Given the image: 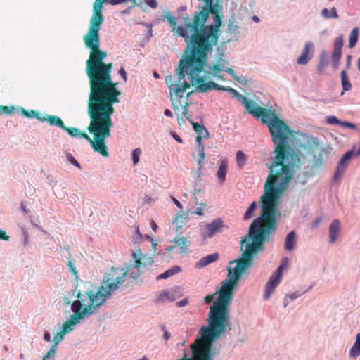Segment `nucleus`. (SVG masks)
I'll use <instances>...</instances> for the list:
<instances>
[{
	"instance_id": "obj_1",
	"label": "nucleus",
	"mask_w": 360,
	"mask_h": 360,
	"mask_svg": "<svg viewBox=\"0 0 360 360\" xmlns=\"http://www.w3.org/2000/svg\"><path fill=\"white\" fill-rule=\"evenodd\" d=\"M226 91L231 93L233 97H237L249 114L256 119H260L263 124H267L272 141L275 144L274 160L269 166L270 173L264 186V191L284 192L287 190L294 176L293 155L289 151L288 138L293 131L277 114L271 109L258 105L254 101L248 99L234 89L226 86Z\"/></svg>"
},
{
	"instance_id": "obj_2",
	"label": "nucleus",
	"mask_w": 360,
	"mask_h": 360,
	"mask_svg": "<svg viewBox=\"0 0 360 360\" xmlns=\"http://www.w3.org/2000/svg\"><path fill=\"white\" fill-rule=\"evenodd\" d=\"M218 41H214L212 35L208 36L197 44L192 57L181 59L176 72L165 77V83L169 91V98L172 108L178 120L182 115L187 120L188 107L191 103L188 101L189 96L193 93L189 91L191 84L199 92H207L212 89L226 91V86L219 85L214 82H205V78L200 77L206 63L207 54L212 51Z\"/></svg>"
},
{
	"instance_id": "obj_3",
	"label": "nucleus",
	"mask_w": 360,
	"mask_h": 360,
	"mask_svg": "<svg viewBox=\"0 0 360 360\" xmlns=\"http://www.w3.org/2000/svg\"><path fill=\"white\" fill-rule=\"evenodd\" d=\"M84 41L91 50L86 69L89 79V99L114 112L113 104L119 102L121 93L117 88V84L112 80V63L103 61L107 53L99 49V32L88 30Z\"/></svg>"
},
{
	"instance_id": "obj_4",
	"label": "nucleus",
	"mask_w": 360,
	"mask_h": 360,
	"mask_svg": "<svg viewBox=\"0 0 360 360\" xmlns=\"http://www.w3.org/2000/svg\"><path fill=\"white\" fill-rule=\"evenodd\" d=\"M216 13V6L210 8H207L205 6H200V11L195 12L191 19L186 18L184 27L176 25L175 18L169 12L165 13V18L172 27V32L183 37L186 43L181 59L192 57L197 44L208 36L212 35L214 41H218L220 35L221 18L217 15L213 16V24L206 25L210 14Z\"/></svg>"
},
{
	"instance_id": "obj_5",
	"label": "nucleus",
	"mask_w": 360,
	"mask_h": 360,
	"mask_svg": "<svg viewBox=\"0 0 360 360\" xmlns=\"http://www.w3.org/2000/svg\"><path fill=\"white\" fill-rule=\"evenodd\" d=\"M113 113V111L89 99L88 114L90 123L87 129L94 135V140L86 133L76 127H68L65 125L63 129L72 137H82L87 140L95 152L107 158L109 153L105 140L111 136V128L113 126L111 116Z\"/></svg>"
},
{
	"instance_id": "obj_6",
	"label": "nucleus",
	"mask_w": 360,
	"mask_h": 360,
	"mask_svg": "<svg viewBox=\"0 0 360 360\" xmlns=\"http://www.w3.org/2000/svg\"><path fill=\"white\" fill-rule=\"evenodd\" d=\"M124 273L120 269L109 270L104 276L101 285L96 290L77 292V300L71 305L73 313L86 318L95 313L106 302L111 295L119 288Z\"/></svg>"
},
{
	"instance_id": "obj_7",
	"label": "nucleus",
	"mask_w": 360,
	"mask_h": 360,
	"mask_svg": "<svg viewBox=\"0 0 360 360\" xmlns=\"http://www.w3.org/2000/svg\"><path fill=\"white\" fill-rule=\"evenodd\" d=\"M188 116L190 118V116L188 114ZM188 120L190 121V122L191 123V124L193 126V129L197 134L196 150H197L198 155H195V154H193V157L197 162L198 165L200 167H201L204 163V160H205V151H204V146L202 144V138L208 137L209 132L203 125H201V124H198V122H194L191 121L190 119Z\"/></svg>"
},
{
	"instance_id": "obj_8",
	"label": "nucleus",
	"mask_w": 360,
	"mask_h": 360,
	"mask_svg": "<svg viewBox=\"0 0 360 360\" xmlns=\"http://www.w3.org/2000/svg\"><path fill=\"white\" fill-rule=\"evenodd\" d=\"M141 254L140 252L139 253L133 252L132 257L134 259V264L127 265L125 267H112L110 269H120L124 273L122 277V281L120 283H119V287L124 283L125 277L129 272L130 276L132 279L135 280L139 277V276L141 275L140 269L142 265V262H141Z\"/></svg>"
},
{
	"instance_id": "obj_9",
	"label": "nucleus",
	"mask_w": 360,
	"mask_h": 360,
	"mask_svg": "<svg viewBox=\"0 0 360 360\" xmlns=\"http://www.w3.org/2000/svg\"><path fill=\"white\" fill-rule=\"evenodd\" d=\"M312 143H314V148L319 149V153L317 154H314L312 159V164L314 167H320L322 165L323 159L325 158L328 157L329 154L332 150V148L328 147H321L320 145V142L317 138L312 139Z\"/></svg>"
},
{
	"instance_id": "obj_10",
	"label": "nucleus",
	"mask_w": 360,
	"mask_h": 360,
	"mask_svg": "<svg viewBox=\"0 0 360 360\" xmlns=\"http://www.w3.org/2000/svg\"><path fill=\"white\" fill-rule=\"evenodd\" d=\"M354 153L352 150L347 151L340 159L333 176L334 181H338L347 168V162L350 160Z\"/></svg>"
},
{
	"instance_id": "obj_11",
	"label": "nucleus",
	"mask_w": 360,
	"mask_h": 360,
	"mask_svg": "<svg viewBox=\"0 0 360 360\" xmlns=\"http://www.w3.org/2000/svg\"><path fill=\"white\" fill-rule=\"evenodd\" d=\"M343 46L342 37H338L335 39L333 45V51L332 55V65L334 69H337L340 65V60L342 57V48Z\"/></svg>"
},
{
	"instance_id": "obj_12",
	"label": "nucleus",
	"mask_w": 360,
	"mask_h": 360,
	"mask_svg": "<svg viewBox=\"0 0 360 360\" xmlns=\"http://www.w3.org/2000/svg\"><path fill=\"white\" fill-rule=\"evenodd\" d=\"M314 44L312 42H307L302 49L301 55L297 59L298 65H306L313 57L314 54Z\"/></svg>"
},
{
	"instance_id": "obj_13",
	"label": "nucleus",
	"mask_w": 360,
	"mask_h": 360,
	"mask_svg": "<svg viewBox=\"0 0 360 360\" xmlns=\"http://www.w3.org/2000/svg\"><path fill=\"white\" fill-rule=\"evenodd\" d=\"M223 223L221 219L214 220L210 224H207L203 230L205 237L211 238L216 232L219 231L222 227Z\"/></svg>"
},
{
	"instance_id": "obj_14",
	"label": "nucleus",
	"mask_w": 360,
	"mask_h": 360,
	"mask_svg": "<svg viewBox=\"0 0 360 360\" xmlns=\"http://www.w3.org/2000/svg\"><path fill=\"white\" fill-rule=\"evenodd\" d=\"M173 242L175 243L174 245H172L167 248V251L173 250L176 247L179 248L181 253H186L188 246L190 243L189 240L186 237H176L174 238Z\"/></svg>"
},
{
	"instance_id": "obj_15",
	"label": "nucleus",
	"mask_w": 360,
	"mask_h": 360,
	"mask_svg": "<svg viewBox=\"0 0 360 360\" xmlns=\"http://www.w3.org/2000/svg\"><path fill=\"white\" fill-rule=\"evenodd\" d=\"M217 63L219 65H220V66L224 69V70H225L228 74H229L236 82L243 84H248L247 80H243L242 77L236 75L234 73V71L232 68L226 67L229 65L228 60L223 59L221 58H219L218 60H217Z\"/></svg>"
},
{
	"instance_id": "obj_16",
	"label": "nucleus",
	"mask_w": 360,
	"mask_h": 360,
	"mask_svg": "<svg viewBox=\"0 0 360 360\" xmlns=\"http://www.w3.org/2000/svg\"><path fill=\"white\" fill-rule=\"evenodd\" d=\"M84 319V318L82 317L77 314L74 313V314L71 316L70 319L63 323L61 331L64 334L72 331L74 328V326L77 323H79L80 320Z\"/></svg>"
},
{
	"instance_id": "obj_17",
	"label": "nucleus",
	"mask_w": 360,
	"mask_h": 360,
	"mask_svg": "<svg viewBox=\"0 0 360 360\" xmlns=\"http://www.w3.org/2000/svg\"><path fill=\"white\" fill-rule=\"evenodd\" d=\"M281 280V279L280 278H278L273 274L271 275V278H269V281L267 282L265 286V292L264 295L265 300H268L272 292L274 290L276 287L279 284Z\"/></svg>"
},
{
	"instance_id": "obj_18",
	"label": "nucleus",
	"mask_w": 360,
	"mask_h": 360,
	"mask_svg": "<svg viewBox=\"0 0 360 360\" xmlns=\"http://www.w3.org/2000/svg\"><path fill=\"white\" fill-rule=\"evenodd\" d=\"M340 229V222L338 219L332 221L329 227V242L333 243L336 241Z\"/></svg>"
},
{
	"instance_id": "obj_19",
	"label": "nucleus",
	"mask_w": 360,
	"mask_h": 360,
	"mask_svg": "<svg viewBox=\"0 0 360 360\" xmlns=\"http://www.w3.org/2000/svg\"><path fill=\"white\" fill-rule=\"evenodd\" d=\"M219 255L217 252L202 257L197 263L196 267L202 268L219 259Z\"/></svg>"
},
{
	"instance_id": "obj_20",
	"label": "nucleus",
	"mask_w": 360,
	"mask_h": 360,
	"mask_svg": "<svg viewBox=\"0 0 360 360\" xmlns=\"http://www.w3.org/2000/svg\"><path fill=\"white\" fill-rule=\"evenodd\" d=\"M41 122H47L51 126H56L62 129L65 127L63 121L57 115H42Z\"/></svg>"
},
{
	"instance_id": "obj_21",
	"label": "nucleus",
	"mask_w": 360,
	"mask_h": 360,
	"mask_svg": "<svg viewBox=\"0 0 360 360\" xmlns=\"http://www.w3.org/2000/svg\"><path fill=\"white\" fill-rule=\"evenodd\" d=\"M219 166L217 170V176L221 183H224L226 179L228 162L225 159L219 161Z\"/></svg>"
},
{
	"instance_id": "obj_22",
	"label": "nucleus",
	"mask_w": 360,
	"mask_h": 360,
	"mask_svg": "<svg viewBox=\"0 0 360 360\" xmlns=\"http://www.w3.org/2000/svg\"><path fill=\"white\" fill-rule=\"evenodd\" d=\"M199 1H202L205 4V6L207 8H210L212 6H216L217 13L215 14H212L213 16L217 15L221 18V25H222V15L221 13V6L219 5V0H198Z\"/></svg>"
},
{
	"instance_id": "obj_23",
	"label": "nucleus",
	"mask_w": 360,
	"mask_h": 360,
	"mask_svg": "<svg viewBox=\"0 0 360 360\" xmlns=\"http://www.w3.org/2000/svg\"><path fill=\"white\" fill-rule=\"evenodd\" d=\"M295 231H291L286 236L285 240V249L288 251H292L296 243Z\"/></svg>"
},
{
	"instance_id": "obj_24",
	"label": "nucleus",
	"mask_w": 360,
	"mask_h": 360,
	"mask_svg": "<svg viewBox=\"0 0 360 360\" xmlns=\"http://www.w3.org/2000/svg\"><path fill=\"white\" fill-rule=\"evenodd\" d=\"M181 271V268L179 266H173L172 268L167 269L164 273L158 276L157 279H166Z\"/></svg>"
},
{
	"instance_id": "obj_25",
	"label": "nucleus",
	"mask_w": 360,
	"mask_h": 360,
	"mask_svg": "<svg viewBox=\"0 0 360 360\" xmlns=\"http://www.w3.org/2000/svg\"><path fill=\"white\" fill-rule=\"evenodd\" d=\"M175 300V296L168 290H163L157 297L158 302H165L167 301L173 302Z\"/></svg>"
},
{
	"instance_id": "obj_26",
	"label": "nucleus",
	"mask_w": 360,
	"mask_h": 360,
	"mask_svg": "<svg viewBox=\"0 0 360 360\" xmlns=\"http://www.w3.org/2000/svg\"><path fill=\"white\" fill-rule=\"evenodd\" d=\"M20 110H21L22 113L23 114V115H25L26 117H29V118L35 117L39 121L42 120L43 115L41 113H40L39 111H35V110H32L27 111L23 108H20Z\"/></svg>"
},
{
	"instance_id": "obj_27",
	"label": "nucleus",
	"mask_w": 360,
	"mask_h": 360,
	"mask_svg": "<svg viewBox=\"0 0 360 360\" xmlns=\"http://www.w3.org/2000/svg\"><path fill=\"white\" fill-rule=\"evenodd\" d=\"M341 84L344 91H349L352 89V84L349 82V78L347 75L345 70H342L340 73Z\"/></svg>"
},
{
	"instance_id": "obj_28",
	"label": "nucleus",
	"mask_w": 360,
	"mask_h": 360,
	"mask_svg": "<svg viewBox=\"0 0 360 360\" xmlns=\"http://www.w3.org/2000/svg\"><path fill=\"white\" fill-rule=\"evenodd\" d=\"M358 37H359V28L358 27H354L351 33H350V35H349V44H348V46L349 48H353L357 41H358Z\"/></svg>"
},
{
	"instance_id": "obj_29",
	"label": "nucleus",
	"mask_w": 360,
	"mask_h": 360,
	"mask_svg": "<svg viewBox=\"0 0 360 360\" xmlns=\"http://www.w3.org/2000/svg\"><path fill=\"white\" fill-rule=\"evenodd\" d=\"M210 72H206L207 75L212 74L214 77H222L219 76V74L224 70V69L219 65L217 63L212 64L210 66Z\"/></svg>"
},
{
	"instance_id": "obj_30",
	"label": "nucleus",
	"mask_w": 360,
	"mask_h": 360,
	"mask_svg": "<svg viewBox=\"0 0 360 360\" xmlns=\"http://www.w3.org/2000/svg\"><path fill=\"white\" fill-rule=\"evenodd\" d=\"M321 15L325 18H338V14L337 13L336 8L335 7H333L330 11H329L328 8H323L321 11Z\"/></svg>"
},
{
	"instance_id": "obj_31",
	"label": "nucleus",
	"mask_w": 360,
	"mask_h": 360,
	"mask_svg": "<svg viewBox=\"0 0 360 360\" xmlns=\"http://www.w3.org/2000/svg\"><path fill=\"white\" fill-rule=\"evenodd\" d=\"M257 207V202L255 201L252 202L248 210L244 214L243 219L248 220L254 216V212Z\"/></svg>"
},
{
	"instance_id": "obj_32",
	"label": "nucleus",
	"mask_w": 360,
	"mask_h": 360,
	"mask_svg": "<svg viewBox=\"0 0 360 360\" xmlns=\"http://www.w3.org/2000/svg\"><path fill=\"white\" fill-rule=\"evenodd\" d=\"M236 158L238 167L242 168L245 164L246 155L243 151L238 150L236 152Z\"/></svg>"
},
{
	"instance_id": "obj_33",
	"label": "nucleus",
	"mask_w": 360,
	"mask_h": 360,
	"mask_svg": "<svg viewBox=\"0 0 360 360\" xmlns=\"http://www.w3.org/2000/svg\"><path fill=\"white\" fill-rule=\"evenodd\" d=\"M186 220V214L183 211H180L177 213L176 218L174 219L173 223H176L178 228H181L183 226Z\"/></svg>"
},
{
	"instance_id": "obj_34",
	"label": "nucleus",
	"mask_w": 360,
	"mask_h": 360,
	"mask_svg": "<svg viewBox=\"0 0 360 360\" xmlns=\"http://www.w3.org/2000/svg\"><path fill=\"white\" fill-rule=\"evenodd\" d=\"M17 110L14 106H0V114L4 113V114H13Z\"/></svg>"
},
{
	"instance_id": "obj_35",
	"label": "nucleus",
	"mask_w": 360,
	"mask_h": 360,
	"mask_svg": "<svg viewBox=\"0 0 360 360\" xmlns=\"http://www.w3.org/2000/svg\"><path fill=\"white\" fill-rule=\"evenodd\" d=\"M56 352V347L55 346L51 347L49 351L43 356L41 360H50V359H54Z\"/></svg>"
},
{
	"instance_id": "obj_36",
	"label": "nucleus",
	"mask_w": 360,
	"mask_h": 360,
	"mask_svg": "<svg viewBox=\"0 0 360 360\" xmlns=\"http://www.w3.org/2000/svg\"><path fill=\"white\" fill-rule=\"evenodd\" d=\"M64 335L65 334L63 333L61 330L57 333L53 337V345H52V346H55V347H56L57 345L63 340Z\"/></svg>"
},
{
	"instance_id": "obj_37",
	"label": "nucleus",
	"mask_w": 360,
	"mask_h": 360,
	"mask_svg": "<svg viewBox=\"0 0 360 360\" xmlns=\"http://www.w3.org/2000/svg\"><path fill=\"white\" fill-rule=\"evenodd\" d=\"M360 355V344L355 343L352 346L350 349V356L353 357H356Z\"/></svg>"
},
{
	"instance_id": "obj_38",
	"label": "nucleus",
	"mask_w": 360,
	"mask_h": 360,
	"mask_svg": "<svg viewBox=\"0 0 360 360\" xmlns=\"http://www.w3.org/2000/svg\"><path fill=\"white\" fill-rule=\"evenodd\" d=\"M141 155V150L139 148L134 149L132 152V160L134 165H136L139 161L140 155Z\"/></svg>"
},
{
	"instance_id": "obj_39",
	"label": "nucleus",
	"mask_w": 360,
	"mask_h": 360,
	"mask_svg": "<svg viewBox=\"0 0 360 360\" xmlns=\"http://www.w3.org/2000/svg\"><path fill=\"white\" fill-rule=\"evenodd\" d=\"M140 6L143 8V4H147L152 8H156L158 7V3L155 0H140Z\"/></svg>"
},
{
	"instance_id": "obj_40",
	"label": "nucleus",
	"mask_w": 360,
	"mask_h": 360,
	"mask_svg": "<svg viewBox=\"0 0 360 360\" xmlns=\"http://www.w3.org/2000/svg\"><path fill=\"white\" fill-rule=\"evenodd\" d=\"M340 122L335 116L330 115L326 117V122L328 124H340Z\"/></svg>"
},
{
	"instance_id": "obj_41",
	"label": "nucleus",
	"mask_w": 360,
	"mask_h": 360,
	"mask_svg": "<svg viewBox=\"0 0 360 360\" xmlns=\"http://www.w3.org/2000/svg\"><path fill=\"white\" fill-rule=\"evenodd\" d=\"M217 291H216L215 292H214V293H212L211 295H208L205 296L204 297V302L205 304H210L213 301V300L214 299L215 295H217Z\"/></svg>"
},
{
	"instance_id": "obj_42",
	"label": "nucleus",
	"mask_w": 360,
	"mask_h": 360,
	"mask_svg": "<svg viewBox=\"0 0 360 360\" xmlns=\"http://www.w3.org/2000/svg\"><path fill=\"white\" fill-rule=\"evenodd\" d=\"M161 330L163 331V338L167 341L170 338V333L166 329L165 326H161Z\"/></svg>"
},
{
	"instance_id": "obj_43",
	"label": "nucleus",
	"mask_w": 360,
	"mask_h": 360,
	"mask_svg": "<svg viewBox=\"0 0 360 360\" xmlns=\"http://www.w3.org/2000/svg\"><path fill=\"white\" fill-rule=\"evenodd\" d=\"M10 237L6 234L5 231L0 229V240L8 241L9 240Z\"/></svg>"
},
{
	"instance_id": "obj_44",
	"label": "nucleus",
	"mask_w": 360,
	"mask_h": 360,
	"mask_svg": "<svg viewBox=\"0 0 360 360\" xmlns=\"http://www.w3.org/2000/svg\"><path fill=\"white\" fill-rule=\"evenodd\" d=\"M341 126L342 127H347V128H350V129H356V125L353 123H351V122H340V124Z\"/></svg>"
},
{
	"instance_id": "obj_45",
	"label": "nucleus",
	"mask_w": 360,
	"mask_h": 360,
	"mask_svg": "<svg viewBox=\"0 0 360 360\" xmlns=\"http://www.w3.org/2000/svg\"><path fill=\"white\" fill-rule=\"evenodd\" d=\"M283 270H284V269L283 268V266H279L278 267L276 271L274 274H273V275H274L276 277L280 278L281 279Z\"/></svg>"
},
{
	"instance_id": "obj_46",
	"label": "nucleus",
	"mask_w": 360,
	"mask_h": 360,
	"mask_svg": "<svg viewBox=\"0 0 360 360\" xmlns=\"http://www.w3.org/2000/svg\"><path fill=\"white\" fill-rule=\"evenodd\" d=\"M283 270H284V269L283 268V266H279L278 267L276 271L274 274H273V275H274L276 277L280 278L281 279Z\"/></svg>"
},
{
	"instance_id": "obj_47",
	"label": "nucleus",
	"mask_w": 360,
	"mask_h": 360,
	"mask_svg": "<svg viewBox=\"0 0 360 360\" xmlns=\"http://www.w3.org/2000/svg\"><path fill=\"white\" fill-rule=\"evenodd\" d=\"M68 266L69 267V270L70 271V272H72L73 274L76 275L77 274V270L75 268L71 260H70L68 263Z\"/></svg>"
},
{
	"instance_id": "obj_48",
	"label": "nucleus",
	"mask_w": 360,
	"mask_h": 360,
	"mask_svg": "<svg viewBox=\"0 0 360 360\" xmlns=\"http://www.w3.org/2000/svg\"><path fill=\"white\" fill-rule=\"evenodd\" d=\"M326 65V63L323 60H321L319 62L318 67H317V70H318L319 72H320V73L323 72Z\"/></svg>"
},
{
	"instance_id": "obj_49",
	"label": "nucleus",
	"mask_w": 360,
	"mask_h": 360,
	"mask_svg": "<svg viewBox=\"0 0 360 360\" xmlns=\"http://www.w3.org/2000/svg\"><path fill=\"white\" fill-rule=\"evenodd\" d=\"M188 303V299L187 298H184V299L181 300V301L177 302L176 305L178 307H184V306L187 305Z\"/></svg>"
},
{
	"instance_id": "obj_50",
	"label": "nucleus",
	"mask_w": 360,
	"mask_h": 360,
	"mask_svg": "<svg viewBox=\"0 0 360 360\" xmlns=\"http://www.w3.org/2000/svg\"><path fill=\"white\" fill-rule=\"evenodd\" d=\"M119 75L122 77V79L126 82L127 79V73L123 67H121L118 71Z\"/></svg>"
},
{
	"instance_id": "obj_51",
	"label": "nucleus",
	"mask_w": 360,
	"mask_h": 360,
	"mask_svg": "<svg viewBox=\"0 0 360 360\" xmlns=\"http://www.w3.org/2000/svg\"><path fill=\"white\" fill-rule=\"evenodd\" d=\"M69 160H70V162L72 165H74L75 166L77 167L78 168H81V166H80L79 163L78 162V161L73 156H70Z\"/></svg>"
},
{
	"instance_id": "obj_52",
	"label": "nucleus",
	"mask_w": 360,
	"mask_h": 360,
	"mask_svg": "<svg viewBox=\"0 0 360 360\" xmlns=\"http://www.w3.org/2000/svg\"><path fill=\"white\" fill-rule=\"evenodd\" d=\"M238 27L237 26H233V25H231V23H229L228 25V29L229 30V32H236V30H237Z\"/></svg>"
},
{
	"instance_id": "obj_53",
	"label": "nucleus",
	"mask_w": 360,
	"mask_h": 360,
	"mask_svg": "<svg viewBox=\"0 0 360 360\" xmlns=\"http://www.w3.org/2000/svg\"><path fill=\"white\" fill-rule=\"evenodd\" d=\"M44 340L46 342H50L51 341V335L49 332L46 331L44 335Z\"/></svg>"
},
{
	"instance_id": "obj_54",
	"label": "nucleus",
	"mask_w": 360,
	"mask_h": 360,
	"mask_svg": "<svg viewBox=\"0 0 360 360\" xmlns=\"http://www.w3.org/2000/svg\"><path fill=\"white\" fill-rule=\"evenodd\" d=\"M172 200L179 208L182 209L183 206L181 203L177 199L172 198Z\"/></svg>"
},
{
	"instance_id": "obj_55",
	"label": "nucleus",
	"mask_w": 360,
	"mask_h": 360,
	"mask_svg": "<svg viewBox=\"0 0 360 360\" xmlns=\"http://www.w3.org/2000/svg\"><path fill=\"white\" fill-rule=\"evenodd\" d=\"M164 114H165V116L169 117H172L173 116V114H172V111L170 110H169V109L165 110Z\"/></svg>"
},
{
	"instance_id": "obj_56",
	"label": "nucleus",
	"mask_w": 360,
	"mask_h": 360,
	"mask_svg": "<svg viewBox=\"0 0 360 360\" xmlns=\"http://www.w3.org/2000/svg\"><path fill=\"white\" fill-rule=\"evenodd\" d=\"M195 213L199 216L203 215V210L202 207H198L195 211Z\"/></svg>"
},
{
	"instance_id": "obj_57",
	"label": "nucleus",
	"mask_w": 360,
	"mask_h": 360,
	"mask_svg": "<svg viewBox=\"0 0 360 360\" xmlns=\"http://www.w3.org/2000/svg\"><path fill=\"white\" fill-rule=\"evenodd\" d=\"M172 136H173V138H174V139L177 142H179V143H182L183 141H182V139L179 137V136H178V135H177V134H172Z\"/></svg>"
},
{
	"instance_id": "obj_58",
	"label": "nucleus",
	"mask_w": 360,
	"mask_h": 360,
	"mask_svg": "<svg viewBox=\"0 0 360 360\" xmlns=\"http://www.w3.org/2000/svg\"><path fill=\"white\" fill-rule=\"evenodd\" d=\"M281 266H283V268L285 269L287 268V266H288V259L287 258H285L283 259V262L281 263V264L280 265Z\"/></svg>"
},
{
	"instance_id": "obj_59",
	"label": "nucleus",
	"mask_w": 360,
	"mask_h": 360,
	"mask_svg": "<svg viewBox=\"0 0 360 360\" xmlns=\"http://www.w3.org/2000/svg\"><path fill=\"white\" fill-rule=\"evenodd\" d=\"M298 297V294L297 292H293L289 295V297L292 300H294Z\"/></svg>"
},
{
	"instance_id": "obj_60",
	"label": "nucleus",
	"mask_w": 360,
	"mask_h": 360,
	"mask_svg": "<svg viewBox=\"0 0 360 360\" xmlns=\"http://www.w3.org/2000/svg\"><path fill=\"white\" fill-rule=\"evenodd\" d=\"M355 343L360 344V333L356 335Z\"/></svg>"
},
{
	"instance_id": "obj_61",
	"label": "nucleus",
	"mask_w": 360,
	"mask_h": 360,
	"mask_svg": "<svg viewBox=\"0 0 360 360\" xmlns=\"http://www.w3.org/2000/svg\"><path fill=\"white\" fill-rule=\"evenodd\" d=\"M152 228H153V230L154 231H156L157 229H158V226L157 224L155 223V221H153L152 222Z\"/></svg>"
},
{
	"instance_id": "obj_62",
	"label": "nucleus",
	"mask_w": 360,
	"mask_h": 360,
	"mask_svg": "<svg viewBox=\"0 0 360 360\" xmlns=\"http://www.w3.org/2000/svg\"><path fill=\"white\" fill-rule=\"evenodd\" d=\"M153 76L156 79H159L160 78V75L157 72H153Z\"/></svg>"
},
{
	"instance_id": "obj_63",
	"label": "nucleus",
	"mask_w": 360,
	"mask_h": 360,
	"mask_svg": "<svg viewBox=\"0 0 360 360\" xmlns=\"http://www.w3.org/2000/svg\"><path fill=\"white\" fill-rule=\"evenodd\" d=\"M252 20L255 22H259V19L257 16H253Z\"/></svg>"
},
{
	"instance_id": "obj_64",
	"label": "nucleus",
	"mask_w": 360,
	"mask_h": 360,
	"mask_svg": "<svg viewBox=\"0 0 360 360\" xmlns=\"http://www.w3.org/2000/svg\"><path fill=\"white\" fill-rule=\"evenodd\" d=\"M357 65H358V70H360V58L358 60Z\"/></svg>"
}]
</instances>
